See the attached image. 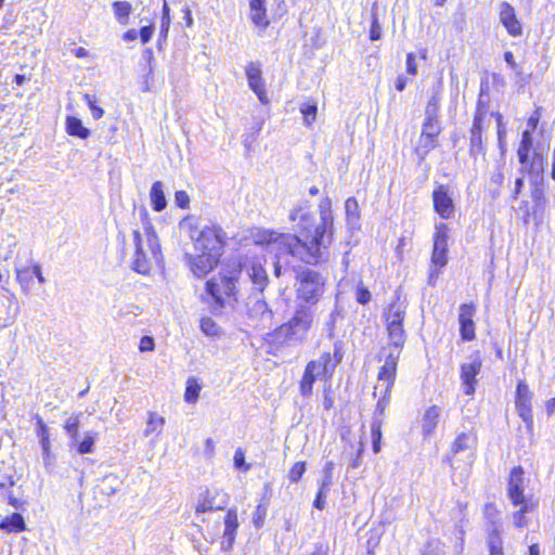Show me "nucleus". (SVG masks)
<instances>
[{
	"instance_id": "f257e3e1",
	"label": "nucleus",
	"mask_w": 555,
	"mask_h": 555,
	"mask_svg": "<svg viewBox=\"0 0 555 555\" xmlns=\"http://www.w3.org/2000/svg\"><path fill=\"white\" fill-rule=\"evenodd\" d=\"M320 223L313 233L293 235L289 233H278L269 253L274 254L276 259L283 256L293 255L310 263L322 257V248H327L333 240L334 217L332 201L324 197L319 204Z\"/></svg>"
},
{
	"instance_id": "f03ea898",
	"label": "nucleus",
	"mask_w": 555,
	"mask_h": 555,
	"mask_svg": "<svg viewBox=\"0 0 555 555\" xmlns=\"http://www.w3.org/2000/svg\"><path fill=\"white\" fill-rule=\"evenodd\" d=\"M139 216L142 224L140 229L132 231L133 255L131 267L140 274H147L153 263L160 262L162 250L146 208H141Z\"/></svg>"
},
{
	"instance_id": "7ed1b4c3",
	"label": "nucleus",
	"mask_w": 555,
	"mask_h": 555,
	"mask_svg": "<svg viewBox=\"0 0 555 555\" xmlns=\"http://www.w3.org/2000/svg\"><path fill=\"white\" fill-rule=\"evenodd\" d=\"M180 229L189 234L197 251H206L220 257L227 234L219 225L211 224L198 229L196 218L189 216L181 220Z\"/></svg>"
},
{
	"instance_id": "20e7f679",
	"label": "nucleus",
	"mask_w": 555,
	"mask_h": 555,
	"mask_svg": "<svg viewBox=\"0 0 555 555\" xmlns=\"http://www.w3.org/2000/svg\"><path fill=\"white\" fill-rule=\"evenodd\" d=\"M314 317L315 310L311 306L295 305L289 320L275 330V338L288 345L304 344L313 326Z\"/></svg>"
},
{
	"instance_id": "39448f33",
	"label": "nucleus",
	"mask_w": 555,
	"mask_h": 555,
	"mask_svg": "<svg viewBox=\"0 0 555 555\" xmlns=\"http://www.w3.org/2000/svg\"><path fill=\"white\" fill-rule=\"evenodd\" d=\"M405 343L389 341L383 349L385 353V363L378 372V382L375 386L374 396L380 395L377 402V409L382 412L389 402L391 389L396 379L397 363Z\"/></svg>"
},
{
	"instance_id": "423d86ee",
	"label": "nucleus",
	"mask_w": 555,
	"mask_h": 555,
	"mask_svg": "<svg viewBox=\"0 0 555 555\" xmlns=\"http://www.w3.org/2000/svg\"><path fill=\"white\" fill-rule=\"evenodd\" d=\"M325 291V279L317 271L305 269L297 273L295 283V305H309L315 310V306Z\"/></svg>"
},
{
	"instance_id": "0eeeda50",
	"label": "nucleus",
	"mask_w": 555,
	"mask_h": 555,
	"mask_svg": "<svg viewBox=\"0 0 555 555\" xmlns=\"http://www.w3.org/2000/svg\"><path fill=\"white\" fill-rule=\"evenodd\" d=\"M406 306L403 302L395 301L384 311L383 318L389 341L405 343L406 335L403 328Z\"/></svg>"
},
{
	"instance_id": "6e6552de",
	"label": "nucleus",
	"mask_w": 555,
	"mask_h": 555,
	"mask_svg": "<svg viewBox=\"0 0 555 555\" xmlns=\"http://www.w3.org/2000/svg\"><path fill=\"white\" fill-rule=\"evenodd\" d=\"M235 281L233 278H214L206 283V293L214 300L212 309L219 310L234 296Z\"/></svg>"
},
{
	"instance_id": "1a4fd4ad",
	"label": "nucleus",
	"mask_w": 555,
	"mask_h": 555,
	"mask_svg": "<svg viewBox=\"0 0 555 555\" xmlns=\"http://www.w3.org/2000/svg\"><path fill=\"white\" fill-rule=\"evenodd\" d=\"M343 354L337 345H335L334 353L323 352L319 359L308 362L306 365L311 372H313L320 378H331L337 366L341 361Z\"/></svg>"
},
{
	"instance_id": "9d476101",
	"label": "nucleus",
	"mask_w": 555,
	"mask_h": 555,
	"mask_svg": "<svg viewBox=\"0 0 555 555\" xmlns=\"http://www.w3.org/2000/svg\"><path fill=\"white\" fill-rule=\"evenodd\" d=\"M526 481L525 470L521 466H516L511 470L507 482V495L514 506H518L524 502H531L524 494Z\"/></svg>"
},
{
	"instance_id": "9b49d317",
	"label": "nucleus",
	"mask_w": 555,
	"mask_h": 555,
	"mask_svg": "<svg viewBox=\"0 0 555 555\" xmlns=\"http://www.w3.org/2000/svg\"><path fill=\"white\" fill-rule=\"evenodd\" d=\"M448 233L449 228L446 223L440 222L436 224L431 262L435 267H438L439 269L444 267L448 261Z\"/></svg>"
},
{
	"instance_id": "f8f14e48",
	"label": "nucleus",
	"mask_w": 555,
	"mask_h": 555,
	"mask_svg": "<svg viewBox=\"0 0 555 555\" xmlns=\"http://www.w3.org/2000/svg\"><path fill=\"white\" fill-rule=\"evenodd\" d=\"M486 117V112L478 108L470 130L469 154L475 160H477L478 156L485 157L486 154V147L482 142V131Z\"/></svg>"
},
{
	"instance_id": "ddd939ff",
	"label": "nucleus",
	"mask_w": 555,
	"mask_h": 555,
	"mask_svg": "<svg viewBox=\"0 0 555 555\" xmlns=\"http://www.w3.org/2000/svg\"><path fill=\"white\" fill-rule=\"evenodd\" d=\"M531 401L532 392L530 391L529 386L524 380L518 382L515 400L516 410L519 417H521L529 428L533 424Z\"/></svg>"
},
{
	"instance_id": "4468645a",
	"label": "nucleus",
	"mask_w": 555,
	"mask_h": 555,
	"mask_svg": "<svg viewBox=\"0 0 555 555\" xmlns=\"http://www.w3.org/2000/svg\"><path fill=\"white\" fill-rule=\"evenodd\" d=\"M435 211L442 219H450L454 215V201L450 188L444 184L438 185L433 192Z\"/></svg>"
},
{
	"instance_id": "2eb2a0df",
	"label": "nucleus",
	"mask_w": 555,
	"mask_h": 555,
	"mask_svg": "<svg viewBox=\"0 0 555 555\" xmlns=\"http://www.w3.org/2000/svg\"><path fill=\"white\" fill-rule=\"evenodd\" d=\"M310 208L309 202L302 201L289 212V220L297 222L298 232L301 237H304V234L313 233V230L318 227L312 225V214Z\"/></svg>"
},
{
	"instance_id": "dca6fc26",
	"label": "nucleus",
	"mask_w": 555,
	"mask_h": 555,
	"mask_svg": "<svg viewBox=\"0 0 555 555\" xmlns=\"http://www.w3.org/2000/svg\"><path fill=\"white\" fill-rule=\"evenodd\" d=\"M480 369L481 359L478 354L472 356L468 362L461 365V380L465 395L470 396L475 392L476 376L479 374Z\"/></svg>"
},
{
	"instance_id": "f3484780",
	"label": "nucleus",
	"mask_w": 555,
	"mask_h": 555,
	"mask_svg": "<svg viewBox=\"0 0 555 555\" xmlns=\"http://www.w3.org/2000/svg\"><path fill=\"white\" fill-rule=\"evenodd\" d=\"M228 504V495L219 490H206L201 494L195 506L196 513L223 509Z\"/></svg>"
},
{
	"instance_id": "a211bd4d",
	"label": "nucleus",
	"mask_w": 555,
	"mask_h": 555,
	"mask_svg": "<svg viewBox=\"0 0 555 555\" xmlns=\"http://www.w3.org/2000/svg\"><path fill=\"white\" fill-rule=\"evenodd\" d=\"M218 260V256L206 251H201L196 256H188V264L196 278H203L209 273L217 266Z\"/></svg>"
},
{
	"instance_id": "6ab92c4d",
	"label": "nucleus",
	"mask_w": 555,
	"mask_h": 555,
	"mask_svg": "<svg viewBox=\"0 0 555 555\" xmlns=\"http://www.w3.org/2000/svg\"><path fill=\"white\" fill-rule=\"evenodd\" d=\"M500 22L505 27L508 35L519 37L522 34V26L517 18L515 9L508 2H502L499 5Z\"/></svg>"
},
{
	"instance_id": "aec40b11",
	"label": "nucleus",
	"mask_w": 555,
	"mask_h": 555,
	"mask_svg": "<svg viewBox=\"0 0 555 555\" xmlns=\"http://www.w3.org/2000/svg\"><path fill=\"white\" fill-rule=\"evenodd\" d=\"M459 323L461 337L470 341L475 338V323L473 318L476 313V307L473 304H463L460 306Z\"/></svg>"
},
{
	"instance_id": "412c9836",
	"label": "nucleus",
	"mask_w": 555,
	"mask_h": 555,
	"mask_svg": "<svg viewBox=\"0 0 555 555\" xmlns=\"http://www.w3.org/2000/svg\"><path fill=\"white\" fill-rule=\"evenodd\" d=\"M245 72L249 88L256 93L261 103H268L266 88L261 77L260 65L258 63H249L246 66Z\"/></svg>"
},
{
	"instance_id": "4be33fe9",
	"label": "nucleus",
	"mask_w": 555,
	"mask_h": 555,
	"mask_svg": "<svg viewBox=\"0 0 555 555\" xmlns=\"http://www.w3.org/2000/svg\"><path fill=\"white\" fill-rule=\"evenodd\" d=\"M35 264L34 260H30L28 263H21L20 261L15 262V273L16 281L21 286V291L24 295H29L31 292V283L35 278Z\"/></svg>"
},
{
	"instance_id": "5701e85b",
	"label": "nucleus",
	"mask_w": 555,
	"mask_h": 555,
	"mask_svg": "<svg viewBox=\"0 0 555 555\" xmlns=\"http://www.w3.org/2000/svg\"><path fill=\"white\" fill-rule=\"evenodd\" d=\"M263 262L264 260L257 258L251 260L247 267V274L251 280L254 287L259 292H262L269 282Z\"/></svg>"
},
{
	"instance_id": "b1692460",
	"label": "nucleus",
	"mask_w": 555,
	"mask_h": 555,
	"mask_svg": "<svg viewBox=\"0 0 555 555\" xmlns=\"http://www.w3.org/2000/svg\"><path fill=\"white\" fill-rule=\"evenodd\" d=\"M521 165L520 171L532 175L537 178H540L544 170V159L541 153L533 152L532 155L530 153H526L524 158H518Z\"/></svg>"
},
{
	"instance_id": "393cba45",
	"label": "nucleus",
	"mask_w": 555,
	"mask_h": 555,
	"mask_svg": "<svg viewBox=\"0 0 555 555\" xmlns=\"http://www.w3.org/2000/svg\"><path fill=\"white\" fill-rule=\"evenodd\" d=\"M238 527L237 514L235 509H229L224 518V531L222 537V548L230 550L234 543L236 530Z\"/></svg>"
},
{
	"instance_id": "a878e982",
	"label": "nucleus",
	"mask_w": 555,
	"mask_h": 555,
	"mask_svg": "<svg viewBox=\"0 0 555 555\" xmlns=\"http://www.w3.org/2000/svg\"><path fill=\"white\" fill-rule=\"evenodd\" d=\"M249 18L260 28H266L269 25L266 0H249Z\"/></svg>"
},
{
	"instance_id": "bb28decb",
	"label": "nucleus",
	"mask_w": 555,
	"mask_h": 555,
	"mask_svg": "<svg viewBox=\"0 0 555 555\" xmlns=\"http://www.w3.org/2000/svg\"><path fill=\"white\" fill-rule=\"evenodd\" d=\"M440 412L441 410L437 405H431L425 411L422 420V431L424 436L433 435L438 425Z\"/></svg>"
},
{
	"instance_id": "cd10ccee",
	"label": "nucleus",
	"mask_w": 555,
	"mask_h": 555,
	"mask_svg": "<svg viewBox=\"0 0 555 555\" xmlns=\"http://www.w3.org/2000/svg\"><path fill=\"white\" fill-rule=\"evenodd\" d=\"M150 198L155 211H162L166 208L167 201L164 192V183L162 181H156L152 184Z\"/></svg>"
},
{
	"instance_id": "c85d7f7f",
	"label": "nucleus",
	"mask_w": 555,
	"mask_h": 555,
	"mask_svg": "<svg viewBox=\"0 0 555 555\" xmlns=\"http://www.w3.org/2000/svg\"><path fill=\"white\" fill-rule=\"evenodd\" d=\"M0 529L7 532L18 533L26 529V524L21 514L13 513L1 520Z\"/></svg>"
},
{
	"instance_id": "c756f323",
	"label": "nucleus",
	"mask_w": 555,
	"mask_h": 555,
	"mask_svg": "<svg viewBox=\"0 0 555 555\" xmlns=\"http://www.w3.org/2000/svg\"><path fill=\"white\" fill-rule=\"evenodd\" d=\"M346 222L350 229L359 228L360 208L354 197L347 198L345 203Z\"/></svg>"
},
{
	"instance_id": "7c9ffc66",
	"label": "nucleus",
	"mask_w": 555,
	"mask_h": 555,
	"mask_svg": "<svg viewBox=\"0 0 555 555\" xmlns=\"http://www.w3.org/2000/svg\"><path fill=\"white\" fill-rule=\"evenodd\" d=\"M66 131L69 135L80 139H87L90 135V130L82 125L79 118L74 116L66 118Z\"/></svg>"
},
{
	"instance_id": "2f4dec72",
	"label": "nucleus",
	"mask_w": 555,
	"mask_h": 555,
	"mask_svg": "<svg viewBox=\"0 0 555 555\" xmlns=\"http://www.w3.org/2000/svg\"><path fill=\"white\" fill-rule=\"evenodd\" d=\"M165 418L157 414L156 412H150L146 421V426L144 429V436L149 437L150 435L156 433L159 435L163 431L165 425Z\"/></svg>"
},
{
	"instance_id": "473e14b6",
	"label": "nucleus",
	"mask_w": 555,
	"mask_h": 555,
	"mask_svg": "<svg viewBox=\"0 0 555 555\" xmlns=\"http://www.w3.org/2000/svg\"><path fill=\"white\" fill-rule=\"evenodd\" d=\"M80 415L74 414L68 417L64 424V429L69 437V446L77 444L79 436Z\"/></svg>"
},
{
	"instance_id": "72a5a7b5",
	"label": "nucleus",
	"mask_w": 555,
	"mask_h": 555,
	"mask_svg": "<svg viewBox=\"0 0 555 555\" xmlns=\"http://www.w3.org/2000/svg\"><path fill=\"white\" fill-rule=\"evenodd\" d=\"M278 232L271 230H256L251 233V238L255 244L266 246L267 251H269V247L272 246Z\"/></svg>"
},
{
	"instance_id": "f704fd0d",
	"label": "nucleus",
	"mask_w": 555,
	"mask_h": 555,
	"mask_svg": "<svg viewBox=\"0 0 555 555\" xmlns=\"http://www.w3.org/2000/svg\"><path fill=\"white\" fill-rule=\"evenodd\" d=\"M96 435L98 434L92 430L86 431L83 440L80 442L77 440V444H73L72 447H76L77 452L81 455L92 453Z\"/></svg>"
},
{
	"instance_id": "c9c22d12",
	"label": "nucleus",
	"mask_w": 555,
	"mask_h": 555,
	"mask_svg": "<svg viewBox=\"0 0 555 555\" xmlns=\"http://www.w3.org/2000/svg\"><path fill=\"white\" fill-rule=\"evenodd\" d=\"M202 386L199 385L197 378L189 377L186 380V387L184 392V400L188 403H195L199 398Z\"/></svg>"
},
{
	"instance_id": "e433bc0d",
	"label": "nucleus",
	"mask_w": 555,
	"mask_h": 555,
	"mask_svg": "<svg viewBox=\"0 0 555 555\" xmlns=\"http://www.w3.org/2000/svg\"><path fill=\"white\" fill-rule=\"evenodd\" d=\"M113 10L118 22L122 25L127 24L131 13V4L127 1H116L113 3Z\"/></svg>"
},
{
	"instance_id": "4c0bfd02",
	"label": "nucleus",
	"mask_w": 555,
	"mask_h": 555,
	"mask_svg": "<svg viewBox=\"0 0 555 555\" xmlns=\"http://www.w3.org/2000/svg\"><path fill=\"white\" fill-rule=\"evenodd\" d=\"M437 138L429 137L426 133H421L420 140L416 146V153L424 157L436 146Z\"/></svg>"
},
{
	"instance_id": "58836bf2",
	"label": "nucleus",
	"mask_w": 555,
	"mask_h": 555,
	"mask_svg": "<svg viewBox=\"0 0 555 555\" xmlns=\"http://www.w3.org/2000/svg\"><path fill=\"white\" fill-rule=\"evenodd\" d=\"M320 378L313 372H311L307 366L305 369L301 382H300V392L304 396H310L312 392V387L314 382Z\"/></svg>"
},
{
	"instance_id": "ea45409f",
	"label": "nucleus",
	"mask_w": 555,
	"mask_h": 555,
	"mask_svg": "<svg viewBox=\"0 0 555 555\" xmlns=\"http://www.w3.org/2000/svg\"><path fill=\"white\" fill-rule=\"evenodd\" d=\"M318 106L315 102L307 101L300 105V113L304 115L306 126H311L315 120Z\"/></svg>"
},
{
	"instance_id": "a19ab883",
	"label": "nucleus",
	"mask_w": 555,
	"mask_h": 555,
	"mask_svg": "<svg viewBox=\"0 0 555 555\" xmlns=\"http://www.w3.org/2000/svg\"><path fill=\"white\" fill-rule=\"evenodd\" d=\"M474 443H475V437L463 433V434L459 435L457 438L455 439V441L452 446V451L454 453H459L463 450L472 448Z\"/></svg>"
},
{
	"instance_id": "79ce46f5",
	"label": "nucleus",
	"mask_w": 555,
	"mask_h": 555,
	"mask_svg": "<svg viewBox=\"0 0 555 555\" xmlns=\"http://www.w3.org/2000/svg\"><path fill=\"white\" fill-rule=\"evenodd\" d=\"M422 555H446L444 545L438 539H430L423 546Z\"/></svg>"
},
{
	"instance_id": "37998d69",
	"label": "nucleus",
	"mask_w": 555,
	"mask_h": 555,
	"mask_svg": "<svg viewBox=\"0 0 555 555\" xmlns=\"http://www.w3.org/2000/svg\"><path fill=\"white\" fill-rule=\"evenodd\" d=\"M202 332L210 337H218L221 335V327L210 318H203L201 320Z\"/></svg>"
},
{
	"instance_id": "c03bdc74",
	"label": "nucleus",
	"mask_w": 555,
	"mask_h": 555,
	"mask_svg": "<svg viewBox=\"0 0 555 555\" xmlns=\"http://www.w3.org/2000/svg\"><path fill=\"white\" fill-rule=\"evenodd\" d=\"M533 146L532 135L530 130H525L521 135V141L517 150L518 158H524L526 153H531Z\"/></svg>"
},
{
	"instance_id": "a18cd8bd",
	"label": "nucleus",
	"mask_w": 555,
	"mask_h": 555,
	"mask_svg": "<svg viewBox=\"0 0 555 555\" xmlns=\"http://www.w3.org/2000/svg\"><path fill=\"white\" fill-rule=\"evenodd\" d=\"M491 526L492 532L489 538L490 555H504L499 541V527L494 522Z\"/></svg>"
},
{
	"instance_id": "49530a36",
	"label": "nucleus",
	"mask_w": 555,
	"mask_h": 555,
	"mask_svg": "<svg viewBox=\"0 0 555 555\" xmlns=\"http://www.w3.org/2000/svg\"><path fill=\"white\" fill-rule=\"evenodd\" d=\"M518 506H520V508L514 514V524L517 527H524L527 524L525 519V514L532 511L534 504L532 502H524L520 503Z\"/></svg>"
},
{
	"instance_id": "de8ad7c7",
	"label": "nucleus",
	"mask_w": 555,
	"mask_h": 555,
	"mask_svg": "<svg viewBox=\"0 0 555 555\" xmlns=\"http://www.w3.org/2000/svg\"><path fill=\"white\" fill-rule=\"evenodd\" d=\"M333 469H334V463L327 462L323 467V477L319 483V487L322 488V490H330L331 486L333 483Z\"/></svg>"
},
{
	"instance_id": "09e8293b",
	"label": "nucleus",
	"mask_w": 555,
	"mask_h": 555,
	"mask_svg": "<svg viewBox=\"0 0 555 555\" xmlns=\"http://www.w3.org/2000/svg\"><path fill=\"white\" fill-rule=\"evenodd\" d=\"M439 107H440V98L437 94H435L429 99V101L427 103V106L425 109V115H426L425 119H438Z\"/></svg>"
},
{
	"instance_id": "8fccbe9b",
	"label": "nucleus",
	"mask_w": 555,
	"mask_h": 555,
	"mask_svg": "<svg viewBox=\"0 0 555 555\" xmlns=\"http://www.w3.org/2000/svg\"><path fill=\"white\" fill-rule=\"evenodd\" d=\"M441 132V126L438 119H425L422 128V133H426L429 137L438 138Z\"/></svg>"
},
{
	"instance_id": "3c124183",
	"label": "nucleus",
	"mask_w": 555,
	"mask_h": 555,
	"mask_svg": "<svg viewBox=\"0 0 555 555\" xmlns=\"http://www.w3.org/2000/svg\"><path fill=\"white\" fill-rule=\"evenodd\" d=\"M170 22H171L170 9H169L166 0H164L163 14H162V21H160V30H159V34L163 38H166L168 35Z\"/></svg>"
},
{
	"instance_id": "603ef678",
	"label": "nucleus",
	"mask_w": 555,
	"mask_h": 555,
	"mask_svg": "<svg viewBox=\"0 0 555 555\" xmlns=\"http://www.w3.org/2000/svg\"><path fill=\"white\" fill-rule=\"evenodd\" d=\"M83 100L86 101L87 105L89 106L92 117L94 119L98 120L103 117L104 109L96 104V99L94 95L85 94Z\"/></svg>"
},
{
	"instance_id": "864d4df0",
	"label": "nucleus",
	"mask_w": 555,
	"mask_h": 555,
	"mask_svg": "<svg viewBox=\"0 0 555 555\" xmlns=\"http://www.w3.org/2000/svg\"><path fill=\"white\" fill-rule=\"evenodd\" d=\"M233 464L234 467L238 470H242L244 473L248 472L250 469V464L245 462V452L242 448H237L234 452L233 456Z\"/></svg>"
},
{
	"instance_id": "5fc2aeb1",
	"label": "nucleus",
	"mask_w": 555,
	"mask_h": 555,
	"mask_svg": "<svg viewBox=\"0 0 555 555\" xmlns=\"http://www.w3.org/2000/svg\"><path fill=\"white\" fill-rule=\"evenodd\" d=\"M306 472L305 462H296L288 472V479L291 482H298Z\"/></svg>"
},
{
	"instance_id": "6e6d98bb",
	"label": "nucleus",
	"mask_w": 555,
	"mask_h": 555,
	"mask_svg": "<svg viewBox=\"0 0 555 555\" xmlns=\"http://www.w3.org/2000/svg\"><path fill=\"white\" fill-rule=\"evenodd\" d=\"M382 37V26L378 22L376 12H372V23L370 27V39L375 41Z\"/></svg>"
},
{
	"instance_id": "4d7b16f0",
	"label": "nucleus",
	"mask_w": 555,
	"mask_h": 555,
	"mask_svg": "<svg viewBox=\"0 0 555 555\" xmlns=\"http://www.w3.org/2000/svg\"><path fill=\"white\" fill-rule=\"evenodd\" d=\"M496 117V124H498V141L501 149V153H505V134L506 129L505 126L502 122V116L500 114H495Z\"/></svg>"
},
{
	"instance_id": "13d9d810",
	"label": "nucleus",
	"mask_w": 555,
	"mask_h": 555,
	"mask_svg": "<svg viewBox=\"0 0 555 555\" xmlns=\"http://www.w3.org/2000/svg\"><path fill=\"white\" fill-rule=\"evenodd\" d=\"M371 433H372V440H373L372 441L373 451H374V453H378L380 451V439H382L380 425L374 423L371 427Z\"/></svg>"
},
{
	"instance_id": "bf43d9fd",
	"label": "nucleus",
	"mask_w": 555,
	"mask_h": 555,
	"mask_svg": "<svg viewBox=\"0 0 555 555\" xmlns=\"http://www.w3.org/2000/svg\"><path fill=\"white\" fill-rule=\"evenodd\" d=\"M267 516V507L262 505H258L253 513V524L256 528H260L264 524V519Z\"/></svg>"
},
{
	"instance_id": "052dcab7",
	"label": "nucleus",
	"mask_w": 555,
	"mask_h": 555,
	"mask_svg": "<svg viewBox=\"0 0 555 555\" xmlns=\"http://www.w3.org/2000/svg\"><path fill=\"white\" fill-rule=\"evenodd\" d=\"M538 180H539V178L534 177L531 196H532V199L534 201V203L537 205H540L543 199V188H542V184ZM540 180H542V176L540 177Z\"/></svg>"
},
{
	"instance_id": "680f3d73",
	"label": "nucleus",
	"mask_w": 555,
	"mask_h": 555,
	"mask_svg": "<svg viewBox=\"0 0 555 555\" xmlns=\"http://www.w3.org/2000/svg\"><path fill=\"white\" fill-rule=\"evenodd\" d=\"M175 202L176 205L182 209H186L190 206V197L185 191H177Z\"/></svg>"
},
{
	"instance_id": "e2e57ef3",
	"label": "nucleus",
	"mask_w": 555,
	"mask_h": 555,
	"mask_svg": "<svg viewBox=\"0 0 555 555\" xmlns=\"http://www.w3.org/2000/svg\"><path fill=\"white\" fill-rule=\"evenodd\" d=\"M1 500H7V502L15 509H21L25 505V501L20 498H16L11 490L7 492L4 498H2Z\"/></svg>"
},
{
	"instance_id": "0e129e2a",
	"label": "nucleus",
	"mask_w": 555,
	"mask_h": 555,
	"mask_svg": "<svg viewBox=\"0 0 555 555\" xmlns=\"http://www.w3.org/2000/svg\"><path fill=\"white\" fill-rule=\"evenodd\" d=\"M330 492V490H322L321 487H319V492L317 494V498L313 502V506L320 511H323L325 508V505H326V495L327 493Z\"/></svg>"
},
{
	"instance_id": "69168bd1",
	"label": "nucleus",
	"mask_w": 555,
	"mask_h": 555,
	"mask_svg": "<svg viewBox=\"0 0 555 555\" xmlns=\"http://www.w3.org/2000/svg\"><path fill=\"white\" fill-rule=\"evenodd\" d=\"M503 169H504V165H499L490 178L491 183L495 184L498 188L501 186L504 182Z\"/></svg>"
},
{
	"instance_id": "338daca9",
	"label": "nucleus",
	"mask_w": 555,
	"mask_h": 555,
	"mask_svg": "<svg viewBox=\"0 0 555 555\" xmlns=\"http://www.w3.org/2000/svg\"><path fill=\"white\" fill-rule=\"evenodd\" d=\"M153 33H154V26L153 25L143 26L140 29V33H138L139 36H140L141 42L143 44L147 43L151 40V38L153 36Z\"/></svg>"
},
{
	"instance_id": "774afa93",
	"label": "nucleus",
	"mask_w": 555,
	"mask_h": 555,
	"mask_svg": "<svg viewBox=\"0 0 555 555\" xmlns=\"http://www.w3.org/2000/svg\"><path fill=\"white\" fill-rule=\"evenodd\" d=\"M139 349L142 352L152 351L154 349V339L151 336H143L140 340Z\"/></svg>"
}]
</instances>
